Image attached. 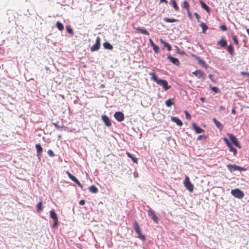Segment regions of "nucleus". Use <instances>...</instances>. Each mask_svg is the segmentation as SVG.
<instances>
[{
    "label": "nucleus",
    "mask_w": 249,
    "mask_h": 249,
    "mask_svg": "<svg viewBox=\"0 0 249 249\" xmlns=\"http://www.w3.org/2000/svg\"><path fill=\"white\" fill-rule=\"evenodd\" d=\"M133 228L138 235V238L142 241H144L146 239L145 237L142 234L141 230L138 222L135 221L133 224Z\"/></svg>",
    "instance_id": "1"
},
{
    "label": "nucleus",
    "mask_w": 249,
    "mask_h": 249,
    "mask_svg": "<svg viewBox=\"0 0 249 249\" xmlns=\"http://www.w3.org/2000/svg\"><path fill=\"white\" fill-rule=\"evenodd\" d=\"M50 217L54 221L53 224L52 225V227L53 228H55L58 226V220L57 215L55 212L54 210H52L50 212Z\"/></svg>",
    "instance_id": "2"
},
{
    "label": "nucleus",
    "mask_w": 249,
    "mask_h": 249,
    "mask_svg": "<svg viewBox=\"0 0 249 249\" xmlns=\"http://www.w3.org/2000/svg\"><path fill=\"white\" fill-rule=\"evenodd\" d=\"M157 84L160 85L162 87L164 90L166 91L170 89L171 87L168 85V82L166 80L158 79L157 77Z\"/></svg>",
    "instance_id": "3"
},
{
    "label": "nucleus",
    "mask_w": 249,
    "mask_h": 249,
    "mask_svg": "<svg viewBox=\"0 0 249 249\" xmlns=\"http://www.w3.org/2000/svg\"><path fill=\"white\" fill-rule=\"evenodd\" d=\"M231 195L236 198H242L244 196V193L238 189H235L231 191Z\"/></svg>",
    "instance_id": "4"
},
{
    "label": "nucleus",
    "mask_w": 249,
    "mask_h": 249,
    "mask_svg": "<svg viewBox=\"0 0 249 249\" xmlns=\"http://www.w3.org/2000/svg\"><path fill=\"white\" fill-rule=\"evenodd\" d=\"M184 184L186 188L190 192H192L193 191L194 186L190 181L189 178L188 176H186L185 178Z\"/></svg>",
    "instance_id": "5"
},
{
    "label": "nucleus",
    "mask_w": 249,
    "mask_h": 249,
    "mask_svg": "<svg viewBox=\"0 0 249 249\" xmlns=\"http://www.w3.org/2000/svg\"><path fill=\"white\" fill-rule=\"evenodd\" d=\"M227 167H228V169L231 172L235 171H236V170H238V171H245L246 170L245 168H244L243 167H241L239 166H237V165H236L235 164H229L227 165Z\"/></svg>",
    "instance_id": "6"
},
{
    "label": "nucleus",
    "mask_w": 249,
    "mask_h": 249,
    "mask_svg": "<svg viewBox=\"0 0 249 249\" xmlns=\"http://www.w3.org/2000/svg\"><path fill=\"white\" fill-rule=\"evenodd\" d=\"M227 136L229 137L230 140L234 144V145L238 147V148H241V146L238 142L237 139L232 134L228 133L227 134Z\"/></svg>",
    "instance_id": "7"
},
{
    "label": "nucleus",
    "mask_w": 249,
    "mask_h": 249,
    "mask_svg": "<svg viewBox=\"0 0 249 249\" xmlns=\"http://www.w3.org/2000/svg\"><path fill=\"white\" fill-rule=\"evenodd\" d=\"M101 38L99 36H97L96 38V43L90 48L91 52L97 51L99 49L100 46Z\"/></svg>",
    "instance_id": "8"
},
{
    "label": "nucleus",
    "mask_w": 249,
    "mask_h": 249,
    "mask_svg": "<svg viewBox=\"0 0 249 249\" xmlns=\"http://www.w3.org/2000/svg\"><path fill=\"white\" fill-rule=\"evenodd\" d=\"M114 117L119 122H122L124 120V116L122 112L117 111L114 114Z\"/></svg>",
    "instance_id": "9"
},
{
    "label": "nucleus",
    "mask_w": 249,
    "mask_h": 249,
    "mask_svg": "<svg viewBox=\"0 0 249 249\" xmlns=\"http://www.w3.org/2000/svg\"><path fill=\"white\" fill-rule=\"evenodd\" d=\"M36 148L37 150V157L38 158V159L39 161L41 160V157L42 156V152L43 151L42 147H41L40 144L37 143L36 144Z\"/></svg>",
    "instance_id": "10"
},
{
    "label": "nucleus",
    "mask_w": 249,
    "mask_h": 249,
    "mask_svg": "<svg viewBox=\"0 0 249 249\" xmlns=\"http://www.w3.org/2000/svg\"><path fill=\"white\" fill-rule=\"evenodd\" d=\"M102 120L106 126L110 127L111 126V123L109 118L106 115H103L102 116Z\"/></svg>",
    "instance_id": "11"
},
{
    "label": "nucleus",
    "mask_w": 249,
    "mask_h": 249,
    "mask_svg": "<svg viewBox=\"0 0 249 249\" xmlns=\"http://www.w3.org/2000/svg\"><path fill=\"white\" fill-rule=\"evenodd\" d=\"M192 127L196 133H201L204 131V129L198 126L197 124L195 123H193Z\"/></svg>",
    "instance_id": "12"
},
{
    "label": "nucleus",
    "mask_w": 249,
    "mask_h": 249,
    "mask_svg": "<svg viewBox=\"0 0 249 249\" xmlns=\"http://www.w3.org/2000/svg\"><path fill=\"white\" fill-rule=\"evenodd\" d=\"M171 119L173 122L176 123L178 126H181L183 124L181 121L177 117H172Z\"/></svg>",
    "instance_id": "13"
},
{
    "label": "nucleus",
    "mask_w": 249,
    "mask_h": 249,
    "mask_svg": "<svg viewBox=\"0 0 249 249\" xmlns=\"http://www.w3.org/2000/svg\"><path fill=\"white\" fill-rule=\"evenodd\" d=\"M134 28L138 33H141L142 34L146 35H149V32L146 29H141L140 27H137V28L134 27Z\"/></svg>",
    "instance_id": "14"
},
{
    "label": "nucleus",
    "mask_w": 249,
    "mask_h": 249,
    "mask_svg": "<svg viewBox=\"0 0 249 249\" xmlns=\"http://www.w3.org/2000/svg\"><path fill=\"white\" fill-rule=\"evenodd\" d=\"M199 3H200L202 8L205 9L208 13H210V8L202 0H200Z\"/></svg>",
    "instance_id": "15"
},
{
    "label": "nucleus",
    "mask_w": 249,
    "mask_h": 249,
    "mask_svg": "<svg viewBox=\"0 0 249 249\" xmlns=\"http://www.w3.org/2000/svg\"><path fill=\"white\" fill-rule=\"evenodd\" d=\"M213 120L214 122V123L216 125V127L220 130H222L223 126L222 125V124L218 121L216 119V118H213Z\"/></svg>",
    "instance_id": "16"
},
{
    "label": "nucleus",
    "mask_w": 249,
    "mask_h": 249,
    "mask_svg": "<svg viewBox=\"0 0 249 249\" xmlns=\"http://www.w3.org/2000/svg\"><path fill=\"white\" fill-rule=\"evenodd\" d=\"M126 155H127L128 157L130 158L133 161L134 163H137L138 162V159L137 158H136L133 154L130 153L128 152H126Z\"/></svg>",
    "instance_id": "17"
},
{
    "label": "nucleus",
    "mask_w": 249,
    "mask_h": 249,
    "mask_svg": "<svg viewBox=\"0 0 249 249\" xmlns=\"http://www.w3.org/2000/svg\"><path fill=\"white\" fill-rule=\"evenodd\" d=\"M193 74L195 75L198 78H201L203 76L204 73L200 70H196L193 72Z\"/></svg>",
    "instance_id": "18"
},
{
    "label": "nucleus",
    "mask_w": 249,
    "mask_h": 249,
    "mask_svg": "<svg viewBox=\"0 0 249 249\" xmlns=\"http://www.w3.org/2000/svg\"><path fill=\"white\" fill-rule=\"evenodd\" d=\"M217 44L220 45L222 47H225L227 46V41L223 38L217 42Z\"/></svg>",
    "instance_id": "19"
},
{
    "label": "nucleus",
    "mask_w": 249,
    "mask_h": 249,
    "mask_svg": "<svg viewBox=\"0 0 249 249\" xmlns=\"http://www.w3.org/2000/svg\"><path fill=\"white\" fill-rule=\"evenodd\" d=\"M89 191L92 193H97L98 192L97 188L94 185L89 187Z\"/></svg>",
    "instance_id": "20"
},
{
    "label": "nucleus",
    "mask_w": 249,
    "mask_h": 249,
    "mask_svg": "<svg viewBox=\"0 0 249 249\" xmlns=\"http://www.w3.org/2000/svg\"><path fill=\"white\" fill-rule=\"evenodd\" d=\"M103 46L106 49L111 50L113 49V46L107 42H104L103 43Z\"/></svg>",
    "instance_id": "21"
},
{
    "label": "nucleus",
    "mask_w": 249,
    "mask_h": 249,
    "mask_svg": "<svg viewBox=\"0 0 249 249\" xmlns=\"http://www.w3.org/2000/svg\"><path fill=\"white\" fill-rule=\"evenodd\" d=\"M200 26L202 29V32L204 34L206 33V30L208 29V26L204 22H201L200 24Z\"/></svg>",
    "instance_id": "22"
},
{
    "label": "nucleus",
    "mask_w": 249,
    "mask_h": 249,
    "mask_svg": "<svg viewBox=\"0 0 249 249\" xmlns=\"http://www.w3.org/2000/svg\"><path fill=\"white\" fill-rule=\"evenodd\" d=\"M227 50L231 55L233 56L234 55V48L231 45H230L228 46Z\"/></svg>",
    "instance_id": "23"
},
{
    "label": "nucleus",
    "mask_w": 249,
    "mask_h": 249,
    "mask_svg": "<svg viewBox=\"0 0 249 249\" xmlns=\"http://www.w3.org/2000/svg\"><path fill=\"white\" fill-rule=\"evenodd\" d=\"M66 174H67L68 176L69 177V178L71 180H72L73 182H75L77 179V178L74 177V176H73L70 172H69L68 171H66Z\"/></svg>",
    "instance_id": "24"
},
{
    "label": "nucleus",
    "mask_w": 249,
    "mask_h": 249,
    "mask_svg": "<svg viewBox=\"0 0 249 249\" xmlns=\"http://www.w3.org/2000/svg\"><path fill=\"white\" fill-rule=\"evenodd\" d=\"M148 214L149 216H151L153 220L156 222V214H155L154 212L150 209L148 211Z\"/></svg>",
    "instance_id": "25"
},
{
    "label": "nucleus",
    "mask_w": 249,
    "mask_h": 249,
    "mask_svg": "<svg viewBox=\"0 0 249 249\" xmlns=\"http://www.w3.org/2000/svg\"><path fill=\"white\" fill-rule=\"evenodd\" d=\"M228 147L229 148L230 151L233 152V155L236 156L237 153V151L236 149L232 146V144H230L229 146H228Z\"/></svg>",
    "instance_id": "26"
},
{
    "label": "nucleus",
    "mask_w": 249,
    "mask_h": 249,
    "mask_svg": "<svg viewBox=\"0 0 249 249\" xmlns=\"http://www.w3.org/2000/svg\"><path fill=\"white\" fill-rule=\"evenodd\" d=\"M56 26L60 31H62L64 29V25L60 21L56 22Z\"/></svg>",
    "instance_id": "27"
},
{
    "label": "nucleus",
    "mask_w": 249,
    "mask_h": 249,
    "mask_svg": "<svg viewBox=\"0 0 249 249\" xmlns=\"http://www.w3.org/2000/svg\"><path fill=\"white\" fill-rule=\"evenodd\" d=\"M42 210V202L41 201L37 203L36 205V211L39 213Z\"/></svg>",
    "instance_id": "28"
},
{
    "label": "nucleus",
    "mask_w": 249,
    "mask_h": 249,
    "mask_svg": "<svg viewBox=\"0 0 249 249\" xmlns=\"http://www.w3.org/2000/svg\"><path fill=\"white\" fill-rule=\"evenodd\" d=\"M163 20L166 22H175L177 21H178V19H175V18H164Z\"/></svg>",
    "instance_id": "29"
},
{
    "label": "nucleus",
    "mask_w": 249,
    "mask_h": 249,
    "mask_svg": "<svg viewBox=\"0 0 249 249\" xmlns=\"http://www.w3.org/2000/svg\"><path fill=\"white\" fill-rule=\"evenodd\" d=\"M173 99H169L165 102V105L167 107H171L174 103L172 102Z\"/></svg>",
    "instance_id": "30"
},
{
    "label": "nucleus",
    "mask_w": 249,
    "mask_h": 249,
    "mask_svg": "<svg viewBox=\"0 0 249 249\" xmlns=\"http://www.w3.org/2000/svg\"><path fill=\"white\" fill-rule=\"evenodd\" d=\"M172 3L173 4V6L175 9L176 11H178L179 10V8L177 5V3L175 0H172Z\"/></svg>",
    "instance_id": "31"
},
{
    "label": "nucleus",
    "mask_w": 249,
    "mask_h": 249,
    "mask_svg": "<svg viewBox=\"0 0 249 249\" xmlns=\"http://www.w3.org/2000/svg\"><path fill=\"white\" fill-rule=\"evenodd\" d=\"M66 28L67 32L69 34H70L71 35H72L73 34V30L70 25H67Z\"/></svg>",
    "instance_id": "32"
},
{
    "label": "nucleus",
    "mask_w": 249,
    "mask_h": 249,
    "mask_svg": "<svg viewBox=\"0 0 249 249\" xmlns=\"http://www.w3.org/2000/svg\"><path fill=\"white\" fill-rule=\"evenodd\" d=\"M232 37V39L234 42V43L237 45V46H239V43H238V41L237 40V37L236 36L233 35H232L231 36Z\"/></svg>",
    "instance_id": "33"
},
{
    "label": "nucleus",
    "mask_w": 249,
    "mask_h": 249,
    "mask_svg": "<svg viewBox=\"0 0 249 249\" xmlns=\"http://www.w3.org/2000/svg\"><path fill=\"white\" fill-rule=\"evenodd\" d=\"M183 7L187 10L190 9V5L186 0L183 1Z\"/></svg>",
    "instance_id": "34"
},
{
    "label": "nucleus",
    "mask_w": 249,
    "mask_h": 249,
    "mask_svg": "<svg viewBox=\"0 0 249 249\" xmlns=\"http://www.w3.org/2000/svg\"><path fill=\"white\" fill-rule=\"evenodd\" d=\"M211 90L215 93H218L220 92L219 89L216 87H211Z\"/></svg>",
    "instance_id": "35"
},
{
    "label": "nucleus",
    "mask_w": 249,
    "mask_h": 249,
    "mask_svg": "<svg viewBox=\"0 0 249 249\" xmlns=\"http://www.w3.org/2000/svg\"><path fill=\"white\" fill-rule=\"evenodd\" d=\"M47 153L51 157H53L54 155L53 152L51 149L49 150Z\"/></svg>",
    "instance_id": "36"
},
{
    "label": "nucleus",
    "mask_w": 249,
    "mask_h": 249,
    "mask_svg": "<svg viewBox=\"0 0 249 249\" xmlns=\"http://www.w3.org/2000/svg\"><path fill=\"white\" fill-rule=\"evenodd\" d=\"M185 116H186V118L187 119H188V120H190L191 118V115L188 112V111H185Z\"/></svg>",
    "instance_id": "37"
},
{
    "label": "nucleus",
    "mask_w": 249,
    "mask_h": 249,
    "mask_svg": "<svg viewBox=\"0 0 249 249\" xmlns=\"http://www.w3.org/2000/svg\"><path fill=\"white\" fill-rule=\"evenodd\" d=\"M223 140L225 142L227 146H229L230 144H231V143L229 142V141L227 138H224Z\"/></svg>",
    "instance_id": "38"
},
{
    "label": "nucleus",
    "mask_w": 249,
    "mask_h": 249,
    "mask_svg": "<svg viewBox=\"0 0 249 249\" xmlns=\"http://www.w3.org/2000/svg\"><path fill=\"white\" fill-rule=\"evenodd\" d=\"M194 16H195V17L197 19V21L198 22H200V17L199 15V14H198L197 13H194Z\"/></svg>",
    "instance_id": "39"
},
{
    "label": "nucleus",
    "mask_w": 249,
    "mask_h": 249,
    "mask_svg": "<svg viewBox=\"0 0 249 249\" xmlns=\"http://www.w3.org/2000/svg\"><path fill=\"white\" fill-rule=\"evenodd\" d=\"M169 58L170 59L171 61L173 63L178 62V60L177 58H174L171 56H169Z\"/></svg>",
    "instance_id": "40"
},
{
    "label": "nucleus",
    "mask_w": 249,
    "mask_h": 249,
    "mask_svg": "<svg viewBox=\"0 0 249 249\" xmlns=\"http://www.w3.org/2000/svg\"><path fill=\"white\" fill-rule=\"evenodd\" d=\"M149 41L151 43V46L153 47V50L155 51V52H156V45L151 39L149 40Z\"/></svg>",
    "instance_id": "41"
},
{
    "label": "nucleus",
    "mask_w": 249,
    "mask_h": 249,
    "mask_svg": "<svg viewBox=\"0 0 249 249\" xmlns=\"http://www.w3.org/2000/svg\"><path fill=\"white\" fill-rule=\"evenodd\" d=\"M74 182L76 184H77V185L78 186H79L81 189H83V185L81 184V183L80 182V181L78 179H77Z\"/></svg>",
    "instance_id": "42"
},
{
    "label": "nucleus",
    "mask_w": 249,
    "mask_h": 249,
    "mask_svg": "<svg viewBox=\"0 0 249 249\" xmlns=\"http://www.w3.org/2000/svg\"><path fill=\"white\" fill-rule=\"evenodd\" d=\"M220 28L221 30L223 31H225L227 30V28L226 26L225 25H221Z\"/></svg>",
    "instance_id": "43"
},
{
    "label": "nucleus",
    "mask_w": 249,
    "mask_h": 249,
    "mask_svg": "<svg viewBox=\"0 0 249 249\" xmlns=\"http://www.w3.org/2000/svg\"><path fill=\"white\" fill-rule=\"evenodd\" d=\"M165 46L167 48L168 50L170 51L171 50V46L168 43H166Z\"/></svg>",
    "instance_id": "44"
},
{
    "label": "nucleus",
    "mask_w": 249,
    "mask_h": 249,
    "mask_svg": "<svg viewBox=\"0 0 249 249\" xmlns=\"http://www.w3.org/2000/svg\"><path fill=\"white\" fill-rule=\"evenodd\" d=\"M187 14H188V17L190 18H192V14L191 13L190 11V9L187 10Z\"/></svg>",
    "instance_id": "45"
},
{
    "label": "nucleus",
    "mask_w": 249,
    "mask_h": 249,
    "mask_svg": "<svg viewBox=\"0 0 249 249\" xmlns=\"http://www.w3.org/2000/svg\"><path fill=\"white\" fill-rule=\"evenodd\" d=\"M152 79L153 81H156V73L155 72H153L152 74Z\"/></svg>",
    "instance_id": "46"
},
{
    "label": "nucleus",
    "mask_w": 249,
    "mask_h": 249,
    "mask_svg": "<svg viewBox=\"0 0 249 249\" xmlns=\"http://www.w3.org/2000/svg\"><path fill=\"white\" fill-rule=\"evenodd\" d=\"M205 137H205V136L204 135H199V136H198L197 140H200L202 138H205Z\"/></svg>",
    "instance_id": "47"
},
{
    "label": "nucleus",
    "mask_w": 249,
    "mask_h": 249,
    "mask_svg": "<svg viewBox=\"0 0 249 249\" xmlns=\"http://www.w3.org/2000/svg\"><path fill=\"white\" fill-rule=\"evenodd\" d=\"M54 124V126H55V127L58 129H60L63 127V126H59L57 124Z\"/></svg>",
    "instance_id": "48"
},
{
    "label": "nucleus",
    "mask_w": 249,
    "mask_h": 249,
    "mask_svg": "<svg viewBox=\"0 0 249 249\" xmlns=\"http://www.w3.org/2000/svg\"><path fill=\"white\" fill-rule=\"evenodd\" d=\"M85 203V201L84 200H80V201L79 202V204L80 205H84Z\"/></svg>",
    "instance_id": "49"
},
{
    "label": "nucleus",
    "mask_w": 249,
    "mask_h": 249,
    "mask_svg": "<svg viewBox=\"0 0 249 249\" xmlns=\"http://www.w3.org/2000/svg\"><path fill=\"white\" fill-rule=\"evenodd\" d=\"M241 74L242 75H248V74H249V72H244V71H241L240 72Z\"/></svg>",
    "instance_id": "50"
},
{
    "label": "nucleus",
    "mask_w": 249,
    "mask_h": 249,
    "mask_svg": "<svg viewBox=\"0 0 249 249\" xmlns=\"http://www.w3.org/2000/svg\"><path fill=\"white\" fill-rule=\"evenodd\" d=\"M231 113L232 114H235L236 113V111H235V107H234L232 109V110H231Z\"/></svg>",
    "instance_id": "51"
},
{
    "label": "nucleus",
    "mask_w": 249,
    "mask_h": 249,
    "mask_svg": "<svg viewBox=\"0 0 249 249\" xmlns=\"http://www.w3.org/2000/svg\"><path fill=\"white\" fill-rule=\"evenodd\" d=\"M201 64H202V65L203 67H205V68L207 67V65L206 63H201Z\"/></svg>",
    "instance_id": "52"
},
{
    "label": "nucleus",
    "mask_w": 249,
    "mask_h": 249,
    "mask_svg": "<svg viewBox=\"0 0 249 249\" xmlns=\"http://www.w3.org/2000/svg\"><path fill=\"white\" fill-rule=\"evenodd\" d=\"M160 3H161V2L167 3V0H160Z\"/></svg>",
    "instance_id": "53"
},
{
    "label": "nucleus",
    "mask_w": 249,
    "mask_h": 249,
    "mask_svg": "<svg viewBox=\"0 0 249 249\" xmlns=\"http://www.w3.org/2000/svg\"><path fill=\"white\" fill-rule=\"evenodd\" d=\"M220 110H224L225 109V108L224 107H223L222 106H220Z\"/></svg>",
    "instance_id": "54"
},
{
    "label": "nucleus",
    "mask_w": 249,
    "mask_h": 249,
    "mask_svg": "<svg viewBox=\"0 0 249 249\" xmlns=\"http://www.w3.org/2000/svg\"><path fill=\"white\" fill-rule=\"evenodd\" d=\"M200 100H201V101H202V102H204V101H205V98H204L202 97V98H200Z\"/></svg>",
    "instance_id": "55"
},
{
    "label": "nucleus",
    "mask_w": 249,
    "mask_h": 249,
    "mask_svg": "<svg viewBox=\"0 0 249 249\" xmlns=\"http://www.w3.org/2000/svg\"><path fill=\"white\" fill-rule=\"evenodd\" d=\"M246 31H247L248 34L249 35V29H247Z\"/></svg>",
    "instance_id": "56"
},
{
    "label": "nucleus",
    "mask_w": 249,
    "mask_h": 249,
    "mask_svg": "<svg viewBox=\"0 0 249 249\" xmlns=\"http://www.w3.org/2000/svg\"><path fill=\"white\" fill-rule=\"evenodd\" d=\"M159 48L157 46V53L158 52V50H159Z\"/></svg>",
    "instance_id": "57"
},
{
    "label": "nucleus",
    "mask_w": 249,
    "mask_h": 249,
    "mask_svg": "<svg viewBox=\"0 0 249 249\" xmlns=\"http://www.w3.org/2000/svg\"><path fill=\"white\" fill-rule=\"evenodd\" d=\"M45 69H46L47 71L49 70V68H48V67H45Z\"/></svg>",
    "instance_id": "58"
},
{
    "label": "nucleus",
    "mask_w": 249,
    "mask_h": 249,
    "mask_svg": "<svg viewBox=\"0 0 249 249\" xmlns=\"http://www.w3.org/2000/svg\"><path fill=\"white\" fill-rule=\"evenodd\" d=\"M177 66H178V65L179 64V63H175Z\"/></svg>",
    "instance_id": "59"
},
{
    "label": "nucleus",
    "mask_w": 249,
    "mask_h": 249,
    "mask_svg": "<svg viewBox=\"0 0 249 249\" xmlns=\"http://www.w3.org/2000/svg\"><path fill=\"white\" fill-rule=\"evenodd\" d=\"M248 76L249 77V78H248V81H249V74H248Z\"/></svg>",
    "instance_id": "60"
},
{
    "label": "nucleus",
    "mask_w": 249,
    "mask_h": 249,
    "mask_svg": "<svg viewBox=\"0 0 249 249\" xmlns=\"http://www.w3.org/2000/svg\"><path fill=\"white\" fill-rule=\"evenodd\" d=\"M58 138H61V136H60V135H59V136H58Z\"/></svg>",
    "instance_id": "61"
},
{
    "label": "nucleus",
    "mask_w": 249,
    "mask_h": 249,
    "mask_svg": "<svg viewBox=\"0 0 249 249\" xmlns=\"http://www.w3.org/2000/svg\"><path fill=\"white\" fill-rule=\"evenodd\" d=\"M212 75H209L210 78L212 77Z\"/></svg>",
    "instance_id": "62"
},
{
    "label": "nucleus",
    "mask_w": 249,
    "mask_h": 249,
    "mask_svg": "<svg viewBox=\"0 0 249 249\" xmlns=\"http://www.w3.org/2000/svg\"><path fill=\"white\" fill-rule=\"evenodd\" d=\"M199 62H200V63H201V62H203L200 60V61H199Z\"/></svg>",
    "instance_id": "63"
}]
</instances>
